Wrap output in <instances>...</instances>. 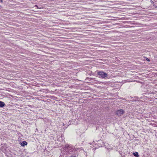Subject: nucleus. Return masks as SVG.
I'll return each mask as SVG.
<instances>
[{"label":"nucleus","instance_id":"f257e3e1","mask_svg":"<svg viewBox=\"0 0 157 157\" xmlns=\"http://www.w3.org/2000/svg\"><path fill=\"white\" fill-rule=\"evenodd\" d=\"M98 75L100 77H101L102 78H105L107 77L108 75V74L103 71H99L98 72Z\"/></svg>","mask_w":157,"mask_h":157},{"label":"nucleus","instance_id":"f03ea898","mask_svg":"<svg viewBox=\"0 0 157 157\" xmlns=\"http://www.w3.org/2000/svg\"><path fill=\"white\" fill-rule=\"evenodd\" d=\"M124 112L123 109H119L116 111V114L119 116H120L122 115Z\"/></svg>","mask_w":157,"mask_h":157},{"label":"nucleus","instance_id":"7ed1b4c3","mask_svg":"<svg viewBox=\"0 0 157 157\" xmlns=\"http://www.w3.org/2000/svg\"><path fill=\"white\" fill-rule=\"evenodd\" d=\"M65 147L66 148H67V149H68V150H69L70 151H72L71 150V149L72 148V147L71 146H70L69 145H66Z\"/></svg>","mask_w":157,"mask_h":157},{"label":"nucleus","instance_id":"20e7f679","mask_svg":"<svg viewBox=\"0 0 157 157\" xmlns=\"http://www.w3.org/2000/svg\"><path fill=\"white\" fill-rule=\"evenodd\" d=\"M21 146L24 147L25 145H26L27 144V142L25 141H23L21 143Z\"/></svg>","mask_w":157,"mask_h":157},{"label":"nucleus","instance_id":"39448f33","mask_svg":"<svg viewBox=\"0 0 157 157\" xmlns=\"http://www.w3.org/2000/svg\"><path fill=\"white\" fill-rule=\"evenodd\" d=\"M5 105V104L4 102L0 101V107H3Z\"/></svg>","mask_w":157,"mask_h":157},{"label":"nucleus","instance_id":"423d86ee","mask_svg":"<svg viewBox=\"0 0 157 157\" xmlns=\"http://www.w3.org/2000/svg\"><path fill=\"white\" fill-rule=\"evenodd\" d=\"M133 154L136 157H138L139 156L138 153L137 152H136L135 153H133Z\"/></svg>","mask_w":157,"mask_h":157},{"label":"nucleus","instance_id":"0eeeda50","mask_svg":"<svg viewBox=\"0 0 157 157\" xmlns=\"http://www.w3.org/2000/svg\"><path fill=\"white\" fill-rule=\"evenodd\" d=\"M146 60L147 61H150V60L148 58H147Z\"/></svg>","mask_w":157,"mask_h":157},{"label":"nucleus","instance_id":"6e6552de","mask_svg":"<svg viewBox=\"0 0 157 157\" xmlns=\"http://www.w3.org/2000/svg\"><path fill=\"white\" fill-rule=\"evenodd\" d=\"M0 2H3V0H0Z\"/></svg>","mask_w":157,"mask_h":157},{"label":"nucleus","instance_id":"1a4fd4ad","mask_svg":"<svg viewBox=\"0 0 157 157\" xmlns=\"http://www.w3.org/2000/svg\"><path fill=\"white\" fill-rule=\"evenodd\" d=\"M71 157H73V156H71Z\"/></svg>","mask_w":157,"mask_h":157}]
</instances>
